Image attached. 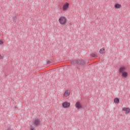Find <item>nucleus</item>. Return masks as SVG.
I'll use <instances>...</instances> for the list:
<instances>
[{"label":"nucleus","mask_w":130,"mask_h":130,"mask_svg":"<svg viewBox=\"0 0 130 130\" xmlns=\"http://www.w3.org/2000/svg\"><path fill=\"white\" fill-rule=\"evenodd\" d=\"M114 7L115 9H120L121 5H120L119 4H115Z\"/></svg>","instance_id":"nucleus-11"},{"label":"nucleus","mask_w":130,"mask_h":130,"mask_svg":"<svg viewBox=\"0 0 130 130\" xmlns=\"http://www.w3.org/2000/svg\"><path fill=\"white\" fill-rule=\"evenodd\" d=\"M31 130H34V128H33V127L32 126H31V128H30Z\"/></svg>","instance_id":"nucleus-20"},{"label":"nucleus","mask_w":130,"mask_h":130,"mask_svg":"<svg viewBox=\"0 0 130 130\" xmlns=\"http://www.w3.org/2000/svg\"><path fill=\"white\" fill-rule=\"evenodd\" d=\"M89 63V60L79 59L78 66H86Z\"/></svg>","instance_id":"nucleus-2"},{"label":"nucleus","mask_w":130,"mask_h":130,"mask_svg":"<svg viewBox=\"0 0 130 130\" xmlns=\"http://www.w3.org/2000/svg\"><path fill=\"white\" fill-rule=\"evenodd\" d=\"M122 110L125 112V114H128V113H129L130 112V109L129 108H123Z\"/></svg>","instance_id":"nucleus-6"},{"label":"nucleus","mask_w":130,"mask_h":130,"mask_svg":"<svg viewBox=\"0 0 130 130\" xmlns=\"http://www.w3.org/2000/svg\"><path fill=\"white\" fill-rule=\"evenodd\" d=\"M90 56L91 57H96V56H97V55H96V54L95 53H91L90 54Z\"/></svg>","instance_id":"nucleus-15"},{"label":"nucleus","mask_w":130,"mask_h":130,"mask_svg":"<svg viewBox=\"0 0 130 130\" xmlns=\"http://www.w3.org/2000/svg\"><path fill=\"white\" fill-rule=\"evenodd\" d=\"M70 95V92L67 90L65 91V92L64 93V96H65L66 97H68V96Z\"/></svg>","instance_id":"nucleus-14"},{"label":"nucleus","mask_w":130,"mask_h":130,"mask_svg":"<svg viewBox=\"0 0 130 130\" xmlns=\"http://www.w3.org/2000/svg\"><path fill=\"white\" fill-rule=\"evenodd\" d=\"M125 70H126V68L123 67H121L119 69V72L122 73L124 72V71H125Z\"/></svg>","instance_id":"nucleus-9"},{"label":"nucleus","mask_w":130,"mask_h":130,"mask_svg":"<svg viewBox=\"0 0 130 130\" xmlns=\"http://www.w3.org/2000/svg\"><path fill=\"white\" fill-rule=\"evenodd\" d=\"M122 77L124 78L125 79V78H126V77H127V72H122Z\"/></svg>","instance_id":"nucleus-10"},{"label":"nucleus","mask_w":130,"mask_h":130,"mask_svg":"<svg viewBox=\"0 0 130 130\" xmlns=\"http://www.w3.org/2000/svg\"><path fill=\"white\" fill-rule=\"evenodd\" d=\"M71 63L72 66H76L78 64L79 66V59H74L71 61Z\"/></svg>","instance_id":"nucleus-4"},{"label":"nucleus","mask_w":130,"mask_h":130,"mask_svg":"<svg viewBox=\"0 0 130 130\" xmlns=\"http://www.w3.org/2000/svg\"><path fill=\"white\" fill-rule=\"evenodd\" d=\"M69 6H70V4L68 3L64 4L62 8L63 11H66V10H67L68 8H69Z\"/></svg>","instance_id":"nucleus-8"},{"label":"nucleus","mask_w":130,"mask_h":130,"mask_svg":"<svg viewBox=\"0 0 130 130\" xmlns=\"http://www.w3.org/2000/svg\"><path fill=\"white\" fill-rule=\"evenodd\" d=\"M114 102L116 104H118V103H119V99L118 98H115L114 100Z\"/></svg>","instance_id":"nucleus-13"},{"label":"nucleus","mask_w":130,"mask_h":130,"mask_svg":"<svg viewBox=\"0 0 130 130\" xmlns=\"http://www.w3.org/2000/svg\"><path fill=\"white\" fill-rule=\"evenodd\" d=\"M6 130H13V129L12 128H11V127H8L7 129H6Z\"/></svg>","instance_id":"nucleus-17"},{"label":"nucleus","mask_w":130,"mask_h":130,"mask_svg":"<svg viewBox=\"0 0 130 130\" xmlns=\"http://www.w3.org/2000/svg\"><path fill=\"white\" fill-rule=\"evenodd\" d=\"M34 124L36 125V127H37V126L40 124V120L39 119L35 120Z\"/></svg>","instance_id":"nucleus-7"},{"label":"nucleus","mask_w":130,"mask_h":130,"mask_svg":"<svg viewBox=\"0 0 130 130\" xmlns=\"http://www.w3.org/2000/svg\"><path fill=\"white\" fill-rule=\"evenodd\" d=\"M52 62V59L51 60H48L47 61V64H50Z\"/></svg>","instance_id":"nucleus-16"},{"label":"nucleus","mask_w":130,"mask_h":130,"mask_svg":"<svg viewBox=\"0 0 130 130\" xmlns=\"http://www.w3.org/2000/svg\"><path fill=\"white\" fill-rule=\"evenodd\" d=\"M75 107L77 109H80L82 108L83 107L82 106V104L80 102H77L75 104Z\"/></svg>","instance_id":"nucleus-5"},{"label":"nucleus","mask_w":130,"mask_h":130,"mask_svg":"<svg viewBox=\"0 0 130 130\" xmlns=\"http://www.w3.org/2000/svg\"><path fill=\"white\" fill-rule=\"evenodd\" d=\"M58 22L61 25L67 24V18L64 16H61L58 19Z\"/></svg>","instance_id":"nucleus-1"},{"label":"nucleus","mask_w":130,"mask_h":130,"mask_svg":"<svg viewBox=\"0 0 130 130\" xmlns=\"http://www.w3.org/2000/svg\"><path fill=\"white\" fill-rule=\"evenodd\" d=\"M62 106L63 108H69L70 106H71V103L68 102H65L62 103Z\"/></svg>","instance_id":"nucleus-3"},{"label":"nucleus","mask_w":130,"mask_h":130,"mask_svg":"<svg viewBox=\"0 0 130 130\" xmlns=\"http://www.w3.org/2000/svg\"><path fill=\"white\" fill-rule=\"evenodd\" d=\"M99 52L100 53H101V54H103L105 53V48L101 49Z\"/></svg>","instance_id":"nucleus-12"},{"label":"nucleus","mask_w":130,"mask_h":130,"mask_svg":"<svg viewBox=\"0 0 130 130\" xmlns=\"http://www.w3.org/2000/svg\"><path fill=\"white\" fill-rule=\"evenodd\" d=\"M4 42H3V41L0 40V45L3 44Z\"/></svg>","instance_id":"nucleus-19"},{"label":"nucleus","mask_w":130,"mask_h":130,"mask_svg":"<svg viewBox=\"0 0 130 130\" xmlns=\"http://www.w3.org/2000/svg\"><path fill=\"white\" fill-rule=\"evenodd\" d=\"M4 58V57L2 56V55L0 54V59H3Z\"/></svg>","instance_id":"nucleus-18"}]
</instances>
